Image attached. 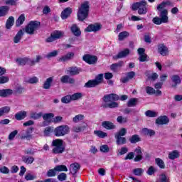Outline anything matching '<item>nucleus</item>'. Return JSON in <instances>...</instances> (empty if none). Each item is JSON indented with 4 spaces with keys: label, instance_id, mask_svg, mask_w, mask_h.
<instances>
[{
    "label": "nucleus",
    "instance_id": "nucleus-1",
    "mask_svg": "<svg viewBox=\"0 0 182 182\" xmlns=\"http://www.w3.org/2000/svg\"><path fill=\"white\" fill-rule=\"evenodd\" d=\"M119 99V95L113 93L104 95L102 97V100L105 103L103 107L105 109H114L119 107V104L116 102Z\"/></svg>",
    "mask_w": 182,
    "mask_h": 182
},
{
    "label": "nucleus",
    "instance_id": "nucleus-2",
    "mask_svg": "<svg viewBox=\"0 0 182 182\" xmlns=\"http://www.w3.org/2000/svg\"><path fill=\"white\" fill-rule=\"evenodd\" d=\"M90 3L88 1H84L78 8L77 16L79 21L83 22L89 16Z\"/></svg>",
    "mask_w": 182,
    "mask_h": 182
},
{
    "label": "nucleus",
    "instance_id": "nucleus-3",
    "mask_svg": "<svg viewBox=\"0 0 182 182\" xmlns=\"http://www.w3.org/2000/svg\"><path fill=\"white\" fill-rule=\"evenodd\" d=\"M51 146L53 147V154H63V153H65V150H66V148L63 144V140L60 139L53 140Z\"/></svg>",
    "mask_w": 182,
    "mask_h": 182
},
{
    "label": "nucleus",
    "instance_id": "nucleus-4",
    "mask_svg": "<svg viewBox=\"0 0 182 182\" xmlns=\"http://www.w3.org/2000/svg\"><path fill=\"white\" fill-rule=\"evenodd\" d=\"M70 132V128L68 125L58 126L54 129V135L57 137H62L66 136Z\"/></svg>",
    "mask_w": 182,
    "mask_h": 182
},
{
    "label": "nucleus",
    "instance_id": "nucleus-5",
    "mask_svg": "<svg viewBox=\"0 0 182 182\" xmlns=\"http://www.w3.org/2000/svg\"><path fill=\"white\" fill-rule=\"evenodd\" d=\"M41 26V23L37 21H31L25 28V32L26 33H28V35H34L35 31H38L39 29V27Z\"/></svg>",
    "mask_w": 182,
    "mask_h": 182
},
{
    "label": "nucleus",
    "instance_id": "nucleus-6",
    "mask_svg": "<svg viewBox=\"0 0 182 182\" xmlns=\"http://www.w3.org/2000/svg\"><path fill=\"white\" fill-rule=\"evenodd\" d=\"M102 82H103V74H99L96 76L95 79L90 80L88 82H87L85 84L84 87H96V86H99Z\"/></svg>",
    "mask_w": 182,
    "mask_h": 182
},
{
    "label": "nucleus",
    "instance_id": "nucleus-7",
    "mask_svg": "<svg viewBox=\"0 0 182 182\" xmlns=\"http://www.w3.org/2000/svg\"><path fill=\"white\" fill-rule=\"evenodd\" d=\"M82 59L84 62H86L88 65H95L97 62V57L90 54L85 55Z\"/></svg>",
    "mask_w": 182,
    "mask_h": 182
},
{
    "label": "nucleus",
    "instance_id": "nucleus-8",
    "mask_svg": "<svg viewBox=\"0 0 182 182\" xmlns=\"http://www.w3.org/2000/svg\"><path fill=\"white\" fill-rule=\"evenodd\" d=\"M32 132L33 128L30 127L29 129L21 132V138L26 140H31L32 139Z\"/></svg>",
    "mask_w": 182,
    "mask_h": 182
},
{
    "label": "nucleus",
    "instance_id": "nucleus-9",
    "mask_svg": "<svg viewBox=\"0 0 182 182\" xmlns=\"http://www.w3.org/2000/svg\"><path fill=\"white\" fill-rule=\"evenodd\" d=\"M41 117H43L44 120L43 122V127H45L50 123V120H52L53 117H55V114L53 113H46L44 114H43Z\"/></svg>",
    "mask_w": 182,
    "mask_h": 182
},
{
    "label": "nucleus",
    "instance_id": "nucleus-10",
    "mask_svg": "<svg viewBox=\"0 0 182 182\" xmlns=\"http://www.w3.org/2000/svg\"><path fill=\"white\" fill-rule=\"evenodd\" d=\"M75 58V53L73 52H69L67 54L60 57L58 58V62H63L65 63V62H69V60H72Z\"/></svg>",
    "mask_w": 182,
    "mask_h": 182
},
{
    "label": "nucleus",
    "instance_id": "nucleus-11",
    "mask_svg": "<svg viewBox=\"0 0 182 182\" xmlns=\"http://www.w3.org/2000/svg\"><path fill=\"white\" fill-rule=\"evenodd\" d=\"M170 122V119H168V116L164 115L159 117L156 121V124H158L159 126H163V124H168Z\"/></svg>",
    "mask_w": 182,
    "mask_h": 182
},
{
    "label": "nucleus",
    "instance_id": "nucleus-12",
    "mask_svg": "<svg viewBox=\"0 0 182 182\" xmlns=\"http://www.w3.org/2000/svg\"><path fill=\"white\" fill-rule=\"evenodd\" d=\"M102 29L100 24H90L85 29V32H99Z\"/></svg>",
    "mask_w": 182,
    "mask_h": 182
},
{
    "label": "nucleus",
    "instance_id": "nucleus-13",
    "mask_svg": "<svg viewBox=\"0 0 182 182\" xmlns=\"http://www.w3.org/2000/svg\"><path fill=\"white\" fill-rule=\"evenodd\" d=\"M134 154H136V156L134 159V161L137 162L143 160V152H141V147L137 146L134 151Z\"/></svg>",
    "mask_w": 182,
    "mask_h": 182
},
{
    "label": "nucleus",
    "instance_id": "nucleus-14",
    "mask_svg": "<svg viewBox=\"0 0 182 182\" xmlns=\"http://www.w3.org/2000/svg\"><path fill=\"white\" fill-rule=\"evenodd\" d=\"M147 2L146 0H142L139 2L134 3L132 5V10L133 11H137V9H141L143 8H147Z\"/></svg>",
    "mask_w": 182,
    "mask_h": 182
},
{
    "label": "nucleus",
    "instance_id": "nucleus-15",
    "mask_svg": "<svg viewBox=\"0 0 182 182\" xmlns=\"http://www.w3.org/2000/svg\"><path fill=\"white\" fill-rule=\"evenodd\" d=\"M82 72V69L77 67H70L67 70V75H70V76H76V75H79Z\"/></svg>",
    "mask_w": 182,
    "mask_h": 182
},
{
    "label": "nucleus",
    "instance_id": "nucleus-16",
    "mask_svg": "<svg viewBox=\"0 0 182 182\" xmlns=\"http://www.w3.org/2000/svg\"><path fill=\"white\" fill-rule=\"evenodd\" d=\"M168 11L166 9L162 10L159 14V18L164 23H167L168 22Z\"/></svg>",
    "mask_w": 182,
    "mask_h": 182
},
{
    "label": "nucleus",
    "instance_id": "nucleus-17",
    "mask_svg": "<svg viewBox=\"0 0 182 182\" xmlns=\"http://www.w3.org/2000/svg\"><path fill=\"white\" fill-rule=\"evenodd\" d=\"M130 50L129 48H126L124 50L119 52L117 55L113 57V59L117 60V59H123V58H126L127 55H129Z\"/></svg>",
    "mask_w": 182,
    "mask_h": 182
},
{
    "label": "nucleus",
    "instance_id": "nucleus-18",
    "mask_svg": "<svg viewBox=\"0 0 182 182\" xmlns=\"http://www.w3.org/2000/svg\"><path fill=\"white\" fill-rule=\"evenodd\" d=\"M102 127H104V129H106L107 130H113L116 129V125H114V124H113V122L110 121L102 122Z\"/></svg>",
    "mask_w": 182,
    "mask_h": 182
},
{
    "label": "nucleus",
    "instance_id": "nucleus-19",
    "mask_svg": "<svg viewBox=\"0 0 182 182\" xmlns=\"http://www.w3.org/2000/svg\"><path fill=\"white\" fill-rule=\"evenodd\" d=\"M158 52L161 56H166L168 55V48L164 44H160L158 47Z\"/></svg>",
    "mask_w": 182,
    "mask_h": 182
},
{
    "label": "nucleus",
    "instance_id": "nucleus-20",
    "mask_svg": "<svg viewBox=\"0 0 182 182\" xmlns=\"http://www.w3.org/2000/svg\"><path fill=\"white\" fill-rule=\"evenodd\" d=\"M14 90L11 89H3L0 90V97H8L12 95Z\"/></svg>",
    "mask_w": 182,
    "mask_h": 182
},
{
    "label": "nucleus",
    "instance_id": "nucleus-21",
    "mask_svg": "<svg viewBox=\"0 0 182 182\" xmlns=\"http://www.w3.org/2000/svg\"><path fill=\"white\" fill-rule=\"evenodd\" d=\"M79 170H80V165L78 163H74L70 166V171L73 176H75Z\"/></svg>",
    "mask_w": 182,
    "mask_h": 182
},
{
    "label": "nucleus",
    "instance_id": "nucleus-22",
    "mask_svg": "<svg viewBox=\"0 0 182 182\" xmlns=\"http://www.w3.org/2000/svg\"><path fill=\"white\" fill-rule=\"evenodd\" d=\"M136 76V73L134 71H131L127 73V76L122 79H121V81L122 83H127L130 80L133 79Z\"/></svg>",
    "mask_w": 182,
    "mask_h": 182
},
{
    "label": "nucleus",
    "instance_id": "nucleus-23",
    "mask_svg": "<svg viewBox=\"0 0 182 182\" xmlns=\"http://www.w3.org/2000/svg\"><path fill=\"white\" fill-rule=\"evenodd\" d=\"M61 83H70L73 85L75 83V79L70 77L69 75H63L60 77Z\"/></svg>",
    "mask_w": 182,
    "mask_h": 182
},
{
    "label": "nucleus",
    "instance_id": "nucleus-24",
    "mask_svg": "<svg viewBox=\"0 0 182 182\" xmlns=\"http://www.w3.org/2000/svg\"><path fill=\"white\" fill-rule=\"evenodd\" d=\"M71 14H72V8H70V7L66 8L61 12L62 19H68V18H69V16H70Z\"/></svg>",
    "mask_w": 182,
    "mask_h": 182
},
{
    "label": "nucleus",
    "instance_id": "nucleus-25",
    "mask_svg": "<svg viewBox=\"0 0 182 182\" xmlns=\"http://www.w3.org/2000/svg\"><path fill=\"white\" fill-rule=\"evenodd\" d=\"M26 116H28V112L22 110L15 114V119L16 120H23Z\"/></svg>",
    "mask_w": 182,
    "mask_h": 182
},
{
    "label": "nucleus",
    "instance_id": "nucleus-26",
    "mask_svg": "<svg viewBox=\"0 0 182 182\" xmlns=\"http://www.w3.org/2000/svg\"><path fill=\"white\" fill-rule=\"evenodd\" d=\"M52 83H53V77H50L46 80V81L43 84V89H50V86H52Z\"/></svg>",
    "mask_w": 182,
    "mask_h": 182
},
{
    "label": "nucleus",
    "instance_id": "nucleus-27",
    "mask_svg": "<svg viewBox=\"0 0 182 182\" xmlns=\"http://www.w3.org/2000/svg\"><path fill=\"white\" fill-rule=\"evenodd\" d=\"M114 137L116 140V144L117 146H123L124 144H126L127 143V139H126V137L116 136H114Z\"/></svg>",
    "mask_w": 182,
    "mask_h": 182
},
{
    "label": "nucleus",
    "instance_id": "nucleus-28",
    "mask_svg": "<svg viewBox=\"0 0 182 182\" xmlns=\"http://www.w3.org/2000/svg\"><path fill=\"white\" fill-rule=\"evenodd\" d=\"M129 141L131 144H136V143H139V141H141V138L140 136L137 134H134L129 138Z\"/></svg>",
    "mask_w": 182,
    "mask_h": 182
},
{
    "label": "nucleus",
    "instance_id": "nucleus-29",
    "mask_svg": "<svg viewBox=\"0 0 182 182\" xmlns=\"http://www.w3.org/2000/svg\"><path fill=\"white\" fill-rule=\"evenodd\" d=\"M17 62L21 66H25V65H29L31 66V58H28L17 59Z\"/></svg>",
    "mask_w": 182,
    "mask_h": 182
},
{
    "label": "nucleus",
    "instance_id": "nucleus-30",
    "mask_svg": "<svg viewBox=\"0 0 182 182\" xmlns=\"http://www.w3.org/2000/svg\"><path fill=\"white\" fill-rule=\"evenodd\" d=\"M71 31L75 35V36H80L82 35V32H80V29L77 28L76 24H74L71 26Z\"/></svg>",
    "mask_w": 182,
    "mask_h": 182
},
{
    "label": "nucleus",
    "instance_id": "nucleus-31",
    "mask_svg": "<svg viewBox=\"0 0 182 182\" xmlns=\"http://www.w3.org/2000/svg\"><path fill=\"white\" fill-rule=\"evenodd\" d=\"M23 36V30L18 31V32L17 33V34L15 36L14 38V43H19Z\"/></svg>",
    "mask_w": 182,
    "mask_h": 182
},
{
    "label": "nucleus",
    "instance_id": "nucleus-32",
    "mask_svg": "<svg viewBox=\"0 0 182 182\" xmlns=\"http://www.w3.org/2000/svg\"><path fill=\"white\" fill-rule=\"evenodd\" d=\"M122 66H124V62L119 61V63L112 64L110 66V69L111 70L116 72L117 69H119V68H122Z\"/></svg>",
    "mask_w": 182,
    "mask_h": 182
},
{
    "label": "nucleus",
    "instance_id": "nucleus-33",
    "mask_svg": "<svg viewBox=\"0 0 182 182\" xmlns=\"http://www.w3.org/2000/svg\"><path fill=\"white\" fill-rule=\"evenodd\" d=\"M171 80L174 83V85H172V87H176V86L181 83V79L178 75H173L171 77Z\"/></svg>",
    "mask_w": 182,
    "mask_h": 182
},
{
    "label": "nucleus",
    "instance_id": "nucleus-34",
    "mask_svg": "<svg viewBox=\"0 0 182 182\" xmlns=\"http://www.w3.org/2000/svg\"><path fill=\"white\" fill-rule=\"evenodd\" d=\"M14 23H15V18L14 16H10L6 21V28H7V29H11V28L14 26Z\"/></svg>",
    "mask_w": 182,
    "mask_h": 182
},
{
    "label": "nucleus",
    "instance_id": "nucleus-35",
    "mask_svg": "<svg viewBox=\"0 0 182 182\" xmlns=\"http://www.w3.org/2000/svg\"><path fill=\"white\" fill-rule=\"evenodd\" d=\"M43 113L42 112H31L30 113V118L33 119V120H38L42 117Z\"/></svg>",
    "mask_w": 182,
    "mask_h": 182
},
{
    "label": "nucleus",
    "instance_id": "nucleus-36",
    "mask_svg": "<svg viewBox=\"0 0 182 182\" xmlns=\"http://www.w3.org/2000/svg\"><path fill=\"white\" fill-rule=\"evenodd\" d=\"M178 157H180V152L177 150L171 151L168 154V159H170V160H175V159H178Z\"/></svg>",
    "mask_w": 182,
    "mask_h": 182
},
{
    "label": "nucleus",
    "instance_id": "nucleus-37",
    "mask_svg": "<svg viewBox=\"0 0 182 182\" xmlns=\"http://www.w3.org/2000/svg\"><path fill=\"white\" fill-rule=\"evenodd\" d=\"M22 160L26 164H32L35 161V158L33 156H24L22 157Z\"/></svg>",
    "mask_w": 182,
    "mask_h": 182
},
{
    "label": "nucleus",
    "instance_id": "nucleus-38",
    "mask_svg": "<svg viewBox=\"0 0 182 182\" xmlns=\"http://www.w3.org/2000/svg\"><path fill=\"white\" fill-rule=\"evenodd\" d=\"M9 11V7L8 6H3L0 7V17L6 16L8 15V11Z\"/></svg>",
    "mask_w": 182,
    "mask_h": 182
},
{
    "label": "nucleus",
    "instance_id": "nucleus-39",
    "mask_svg": "<svg viewBox=\"0 0 182 182\" xmlns=\"http://www.w3.org/2000/svg\"><path fill=\"white\" fill-rule=\"evenodd\" d=\"M129 36L130 33L129 32L122 31L118 35V39L119 41H124V39H126V38H129Z\"/></svg>",
    "mask_w": 182,
    "mask_h": 182
},
{
    "label": "nucleus",
    "instance_id": "nucleus-40",
    "mask_svg": "<svg viewBox=\"0 0 182 182\" xmlns=\"http://www.w3.org/2000/svg\"><path fill=\"white\" fill-rule=\"evenodd\" d=\"M142 133L144 134H145V136H154V134H156V132H154V130L153 129H149L147 128H144L142 129Z\"/></svg>",
    "mask_w": 182,
    "mask_h": 182
},
{
    "label": "nucleus",
    "instance_id": "nucleus-41",
    "mask_svg": "<svg viewBox=\"0 0 182 182\" xmlns=\"http://www.w3.org/2000/svg\"><path fill=\"white\" fill-rule=\"evenodd\" d=\"M139 99L137 98H131L127 102L128 107H134L137 105Z\"/></svg>",
    "mask_w": 182,
    "mask_h": 182
},
{
    "label": "nucleus",
    "instance_id": "nucleus-42",
    "mask_svg": "<svg viewBox=\"0 0 182 182\" xmlns=\"http://www.w3.org/2000/svg\"><path fill=\"white\" fill-rule=\"evenodd\" d=\"M50 133H55V129H53V127H46L44 130V136H46V137H49V136H50Z\"/></svg>",
    "mask_w": 182,
    "mask_h": 182
},
{
    "label": "nucleus",
    "instance_id": "nucleus-43",
    "mask_svg": "<svg viewBox=\"0 0 182 182\" xmlns=\"http://www.w3.org/2000/svg\"><path fill=\"white\" fill-rule=\"evenodd\" d=\"M145 115L146 117H157V116H159V113L156 111L147 110L145 112Z\"/></svg>",
    "mask_w": 182,
    "mask_h": 182
},
{
    "label": "nucleus",
    "instance_id": "nucleus-44",
    "mask_svg": "<svg viewBox=\"0 0 182 182\" xmlns=\"http://www.w3.org/2000/svg\"><path fill=\"white\" fill-rule=\"evenodd\" d=\"M129 148L126 146H122L121 149H118L117 151V156H123L126 154V153H128Z\"/></svg>",
    "mask_w": 182,
    "mask_h": 182
},
{
    "label": "nucleus",
    "instance_id": "nucleus-45",
    "mask_svg": "<svg viewBox=\"0 0 182 182\" xmlns=\"http://www.w3.org/2000/svg\"><path fill=\"white\" fill-rule=\"evenodd\" d=\"M94 134L100 139H105V137H107V133L103 132V131H94Z\"/></svg>",
    "mask_w": 182,
    "mask_h": 182
},
{
    "label": "nucleus",
    "instance_id": "nucleus-46",
    "mask_svg": "<svg viewBox=\"0 0 182 182\" xmlns=\"http://www.w3.org/2000/svg\"><path fill=\"white\" fill-rule=\"evenodd\" d=\"M25 22V15L21 14L16 21V26H21Z\"/></svg>",
    "mask_w": 182,
    "mask_h": 182
},
{
    "label": "nucleus",
    "instance_id": "nucleus-47",
    "mask_svg": "<svg viewBox=\"0 0 182 182\" xmlns=\"http://www.w3.org/2000/svg\"><path fill=\"white\" fill-rule=\"evenodd\" d=\"M125 134H127V129H126V128H122L119 132L114 134V136L123 137Z\"/></svg>",
    "mask_w": 182,
    "mask_h": 182
},
{
    "label": "nucleus",
    "instance_id": "nucleus-48",
    "mask_svg": "<svg viewBox=\"0 0 182 182\" xmlns=\"http://www.w3.org/2000/svg\"><path fill=\"white\" fill-rule=\"evenodd\" d=\"M83 119H85V115L80 114L73 118V122L74 123H79V122H82V120H83Z\"/></svg>",
    "mask_w": 182,
    "mask_h": 182
},
{
    "label": "nucleus",
    "instance_id": "nucleus-49",
    "mask_svg": "<svg viewBox=\"0 0 182 182\" xmlns=\"http://www.w3.org/2000/svg\"><path fill=\"white\" fill-rule=\"evenodd\" d=\"M41 60H42V56L36 55L35 60L31 59V66H35V65H36V63H39Z\"/></svg>",
    "mask_w": 182,
    "mask_h": 182
},
{
    "label": "nucleus",
    "instance_id": "nucleus-50",
    "mask_svg": "<svg viewBox=\"0 0 182 182\" xmlns=\"http://www.w3.org/2000/svg\"><path fill=\"white\" fill-rule=\"evenodd\" d=\"M83 95L80 92H76L71 95V100H79V99H82Z\"/></svg>",
    "mask_w": 182,
    "mask_h": 182
},
{
    "label": "nucleus",
    "instance_id": "nucleus-51",
    "mask_svg": "<svg viewBox=\"0 0 182 182\" xmlns=\"http://www.w3.org/2000/svg\"><path fill=\"white\" fill-rule=\"evenodd\" d=\"M11 110V107H4L0 108V117L1 116H4V113H9Z\"/></svg>",
    "mask_w": 182,
    "mask_h": 182
},
{
    "label": "nucleus",
    "instance_id": "nucleus-52",
    "mask_svg": "<svg viewBox=\"0 0 182 182\" xmlns=\"http://www.w3.org/2000/svg\"><path fill=\"white\" fill-rule=\"evenodd\" d=\"M155 161L157 166L160 167V168H164L166 167V166L164 165V161H163V160H161L160 158L156 159Z\"/></svg>",
    "mask_w": 182,
    "mask_h": 182
},
{
    "label": "nucleus",
    "instance_id": "nucleus-53",
    "mask_svg": "<svg viewBox=\"0 0 182 182\" xmlns=\"http://www.w3.org/2000/svg\"><path fill=\"white\" fill-rule=\"evenodd\" d=\"M56 171H68V167L65 165H58L55 167Z\"/></svg>",
    "mask_w": 182,
    "mask_h": 182
},
{
    "label": "nucleus",
    "instance_id": "nucleus-54",
    "mask_svg": "<svg viewBox=\"0 0 182 182\" xmlns=\"http://www.w3.org/2000/svg\"><path fill=\"white\" fill-rule=\"evenodd\" d=\"M170 4V2H165V1H163L162 3H161L160 4H159L157 6V9L159 11V12H161V9H164V8H166V5H169Z\"/></svg>",
    "mask_w": 182,
    "mask_h": 182
},
{
    "label": "nucleus",
    "instance_id": "nucleus-55",
    "mask_svg": "<svg viewBox=\"0 0 182 182\" xmlns=\"http://www.w3.org/2000/svg\"><path fill=\"white\" fill-rule=\"evenodd\" d=\"M61 102L65 104L70 103L72 102V97L70 95L65 96L61 99Z\"/></svg>",
    "mask_w": 182,
    "mask_h": 182
},
{
    "label": "nucleus",
    "instance_id": "nucleus-56",
    "mask_svg": "<svg viewBox=\"0 0 182 182\" xmlns=\"http://www.w3.org/2000/svg\"><path fill=\"white\" fill-rule=\"evenodd\" d=\"M38 82H39V78L37 77H32L27 80V83H30L31 85H35L38 83Z\"/></svg>",
    "mask_w": 182,
    "mask_h": 182
},
{
    "label": "nucleus",
    "instance_id": "nucleus-57",
    "mask_svg": "<svg viewBox=\"0 0 182 182\" xmlns=\"http://www.w3.org/2000/svg\"><path fill=\"white\" fill-rule=\"evenodd\" d=\"M117 122L120 124L127 123V118L124 117L123 116H118L117 118Z\"/></svg>",
    "mask_w": 182,
    "mask_h": 182
},
{
    "label": "nucleus",
    "instance_id": "nucleus-58",
    "mask_svg": "<svg viewBox=\"0 0 182 182\" xmlns=\"http://www.w3.org/2000/svg\"><path fill=\"white\" fill-rule=\"evenodd\" d=\"M145 89L147 95H154L156 93V90L150 86L146 87Z\"/></svg>",
    "mask_w": 182,
    "mask_h": 182
},
{
    "label": "nucleus",
    "instance_id": "nucleus-59",
    "mask_svg": "<svg viewBox=\"0 0 182 182\" xmlns=\"http://www.w3.org/2000/svg\"><path fill=\"white\" fill-rule=\"evenodd\" d=\"M52 35L54 38L59 39V38H62V36H63V33L62 31H56L53 33H52Z\"/></svg>",
    "mask_w": 182,
    "mask_h": 182
},
{
    "label": "nucleus",
    "instance_id": "nucleus-60",
    "mask_svg": "<svg viewBox=\"0 0 182 182\" xmlns=\"http://www.w3.org/2000/svg\"><path fill=\"white\" fill-rule=\"evenodd\" d=\"M100 151L102 153H109V151H110V148H109V146L107 144L102 145L100 146Z\"/></svg>",
    "mask_w": 182,
    "mask_h": 182
},
{
    "label": "nucleus",
    "instance_id": "nucleus-61",
    "mask_svg": "<svg viewBox=\"0 0 182 182\" xmlns=\"http://www.w3.org/2000/svg\"><path fill=\"white\" fill-rule=\"evenodd\" d=\"M152 22L154 23H155V25H161V23H164L160 18V17H154L153 19H152Z\"/></svg>",
    "mask_w": 182,
    "mask_h": 182
},
{
    "label": "nucleus",
    "instance_id": "nucleus-62",
    "mask_svg": "<svg viewBox=\"0 0 182 182\" xmlns=\"http://www.w3.org/2000/svg\"><path fill=\"white\" fill-rule=\"evenodd\" d=\"M56 170H55V168L53 169H50L48 172H47V176L48 177H55V176H56Z\"/></svg>",
    "mask_w": 182,
    "mask_h": 182
},
{
    "label": "nucleus",
    "instance_id": "nucleus-63",
    "mask_svg": "<svg viewBox=\"0 0 182 182\" xmlns=\"http://www.w3.org/2000/svg\"><path fill=\"white\" fill-rule=\"evenodd\" d=\"M68 176L66 175V173H61L58 176V180H59V181H65V180H66Z\"/></svg>",
    "mask_w": 182,
    "mask_h": 182
},
{
    "label": "nucleus",
    "instance_id": "nucleus-64",
    "mask_svg": "<svg viewBox=\"0 0 182 182\" xmlns=\"http://www.w3.org/2000/svg\"><path fill=\"white\" fill-rule=\"evenodd\" d=\"M25 92V88L22 86H18L16 88L15 93H17L18 95H22Z\"/></svg>",
    "mask_w": 182,
    "mask_h": 182
}]
</instances>
